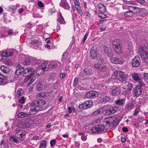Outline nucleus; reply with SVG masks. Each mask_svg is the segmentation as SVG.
I'll list each match as a JSON object with an SVG mask.
<instances>
[{"mask_svg": "<svg viewBox=\"0 0 148 148\" xmlns=\"http://www.w3.org/2000/svg\"><path fill=\"white\" fill-rule=\"evenodd\" d=\"M90 53V56L92 59H96L102 63L104 62L105 60L102 57L96 47H93L91 49Z\"/></svg>", "mask_w": 148, "mask_h": 148, "instance_id": "obj_1", "label": "nucleus"}, {"mask_svg": "<svg viewBox=\"0 0 148 148\" xmlns=\"http://www.w3.org/2000/svg\"><path fill=\"white\" fill-rule=\"evenodd\" d=\"M35 71L33 68L28 67L26 68L23 72V75L24 77H26L24 80V82H26L27 80L31 78L35 73Z\"/></svg>", "mask_w": 148, "mask_h": 148, "instance_id": "obj_2", "label": "nucleus"}, {"mask_svg": "<svg viewBox=\"0 0 148 148\" xmlns=\"http://www.w3.org/2000/svg\"><path fill=\"white\" fill-rule=\"evenodd\" d=\"M114 75L120 81L123 82L126 81L128 75L125 73L118 70L114 71Z\"/></svg>", "mask_w": 148, "mask_h": 148, "instance_id": "obj_3", "label": "nucleus"}, {"mask_svg": "<svg viewBox=\"0 0 148 148\" xmlns=\"http://www.w3.org/2000/svg\"><path fill=\"white\" fill-rule=\"evenodd\" d=\"M103 125L99 124L93 127L91 129V132L93 133H101L105 129Z\"/></svg>", "mask_w": 148, "mask_h": 148, "instance_id": "obj_4", "label": "nucleus"}, {"mask_svg": "<svg viewBox=\"0 0 148 148\" xmlns=\"http://www.w3.org/2000/svg\"><path fill=\"white\" fill-rule=\"evenodd\" d=\"M117 107L116 106L111 107L102 111V113L106 115H110L114 113L117 110Z\"/></svg>", "mask_w": 148, "mask_h": 148, "instance_id": "obj_5", "label": "nucleus"}, {"mask_svg": "<svg viewBox=\"0 0 148 148\" xmlns=\"http://www.w3.org/2000/svg\"><path fill=\"white\" fill-rule=\"evenodd\" d=\"M142 92V88L140 86L137 85L133 89V93L136 97L139 96Z\"/></svg>", "mask_w": 148, "mask_h": 148, "instance_id": "obj_6", "label": "nucleus"}, {"mask_svg": "<svg viewBox=\"0 0 148 148\" xmlns=\"http://www.w3.org/2000/svg\"><path fill=\"white\" fill-rule=\"evenodd\" d=\"M140 64V58L138 56H136L133 59L132 65L134 67H136L139 66Z\"/></svg>", "mask_w": 148, "mask_h": 148, "instance_id": "obj_7", "label": "nucleus"}, {"mask_svg": "<svg viewBox=\"0 0 148 148\" xmlns=\"http://www.w3.org/2000/svg\"><path fill=\"white\" fill-rule=\"evenodd\" d=\"M104 50L105 53L107 55L108 57L110 58L113 57L114 56L113 51L110 47L105 46L104 47Z\"/></svg>", "mask_w": 148, "mask_h": 148, "instance_id": "obj_8", "label": "nucleus"}, {"mask_svg": "<svg viewBox=\"0 0 148 148\" xmlns=\"http://www.w3.org/2000/svg\"><path fill=\"white\" fill-rule=\"evenodd\" d=\"M94 67L101 71H104L106 70V67L103 63H97L94 64Z\"/></svg>", "mask_w": 148, "mask_h": 148, "instance_id": "obj_9", "label": "nucleus"}, {"mask_svg": "<svg viewBox=\"0 0 148 148\" xmlns=\"http://www.w3.org/2000/svg\"><path fill=\"white\" fill-rule=\"evenodd\" d=\"M147 47L145 46H140L139 49V53L141 55L145 56L148 54V53L147 51Z\"/></svg>", "mask_w": 148, "mask_h": 148, "instance_id": "obj_10", "label": "nucleus"}, {"mask_svg": "<svg viewBox=\"0 0 148 148\" xmlns=\"http://www.w3.org/2000/svg\"><path fill=\"white\" fill-rule=\"evenodd\" d=\"M59 5L60 7L65 9L69 10L70 8L66 0H62Z\"/></svg>", "mask_w": 148, "mask_h": 148, "instance_id": "obj_11", "label": "nucleus"}, {"mask_svg": "<svg viewBox=\"0 0 148 148\" xmlns=\"http://www.w3.org/2000/svg\"><path fill=\"white\" fill-rule=\"evenodd\" d=\"M110 60L111 62L115 64H123L124 63V62L121 59L113 57L111 58Z\"/></svg>", "mask_w": 148, "mask_h": 148, "instance_id": "obj_12", "label": "nucleus"}, {"mask_svg": "<svg viewBox=\"0 0 148 148\" xmlns=\"http://www.w3.org/2000/svg\"><path fill=\"white\" fill-rule=\"evenodd\" d=\"M84 109H87L91 107L93 105V102L91 100L87 101L83 103Z\"/></svg>", "mask_w": 148, "mask_h": 148, "instance_id": "obj_13", "label": "nucleus"}, {"mask_svg": "<svg viewBox=\"0 0 148 148\" xmlns=\"http://www.w3.org/2000/svg\"><path fill=\"white\" fill-rule=\"evenodd\" d=\"M111 91L112 95H118L120 94V88L118 87H113Z\"/></svg>", "mask_w": 148, "mask_h": 148, "instance_id": "obj_14", "label": "nucleus"}, {"mask_svg": "<svg viewBox=\"0 0 148 148\" xmlns=\"http://www.w3.org/2000/svg\"><path fill=\"white\" fill-rule=\"evenodd\" d=\"M97 8L99 11L101 13L105 12L106 10L104 5L102 3H100L98 4Z\"/></svg>", "mask_w": 148, "mask_h": 148, "instance_id": "obj_15", "label": "nucleus"}, {"mask_svg": "<svg viewBox=\"0 0 148 148\" xmlns=\"http://www.w3.org/2000/svg\"><path fill=\"white\" fill-rule=\"evenodd\" d=\"M128 9L132 10L134 15L137 13L140 12V9L139 8L132 6L129 7Z\"/></svg>", "mask_w": 148, "mask_h": 148, "instance_id": "obj_16", "label": "nucleus"}, {"mask_svg": "<svg viewBox=\"0 0 148 148\" xmlns=\"http://www.w3.org/2000/svg\"><path fill=\"white\" fill-rule=\"evenodd\" d=\"M132 78L136 81L141 80V79L139 77L138 74L136 73H134L132 74Z\"/></svg>", "mask_w": 148, "mask_h": 148, "instance_id": "obj_17", "label": "nucleus"}, {"mask_svg": "<svg viewBox=\"0 0 148 148\" xmlns=\"http://www.w3.org/2000/svg\"><path fill=\"white\" fill-rule=\"evenodd\" d=\"M83 71L84 73L87 75H90L92 72V69L88 67L85 68Z\"/></svg>", "mask_w": 148, "mask_h": 148, "instance_id": "obj_18", "label": "nucleus"}, {"mask_svg": "<svg viewBox=\"0 0 148 148\" xmlns=\"http://www.w3.org/2000/svg\"><path fill=\"white\" fill-rule=\"evenodd\" d=\"M90 98L92 99L97 97L99 95V93L98 92L95 91H90Z\"/></svg>", "mask_w": 148, "mask_h": 148, "instance_id": "obj_19", "label": "nucleus"}, {"mask_svg": "<svg viewBox=\"0 0 148 148\" xmlns=\"http://www.w3.org/2000/svg\"><path fill=\"white\" fill-rule=\"evenodd\" d=\"M1 70L2 71L5 73H7L10 71V69L6 66L4 65H2L0 67Z\"/></svg>", "mask_w": 148, "mask_h": 148, "instance_id": "obj_20", "label": "nucleus"}, {"mask_svg": "<svg viewBox=\"0 0 148 148\" xmlns=\"http://www.w3.org/2000/svg\"><path fill=\"white\" fill-rule=\"evenodd\" d=\"M30 116L29 114L26 113L24 112H21L19 113L18 115V117L20 118H23L27 117Z\"/></svg>", "mask_w": 148, "mask_h": 148, "instance_id": "obj_21", "label": "nucleus"}, {"mask_svg": "<svg viewBox=\"0 0 148 148\" xmlns=\"http://www.w3.org/2000/svg\"><path fill=\"white\" fill-rule=\"evenodd\" d=\"M110 99V98L108 96H105L104 98H100V101L101 103H105L108 102Z\"/></svg>", "mask_w": 148, "mask_h": 148, "instance_id": "obj_22", "label": "nucleus"}, {"mask_svg": "<svg viewBox=\"0 0 148 148\" xmlns=\"http://www.w3.org/2000/svg\"><path fill=\"white\" fill-rule=\"evenodd\" d=\"M129 11L126 12L124 14V16L126 17H133L134 15V12H133L132 10H129Z\"/></svg>", "mask_w": 148, "mask_h": 148, "instance_id": "obj_23", "label": "nucleus"}, {"mask_svg": "<svg viewBox=\"0 0 148 148\" xmlns=\"http://www.w3.org/2000/svg\"><path fill=\"white\" fill-rule=\"evenodd\" d=\"M134 108L133 104L132 103H128L125 105V109L126 111H129Z\"/></svg>", "mask_w": 148, "mask_h": 148, "instance_id": "obj_24", "label": "nucleus"}, {"mask_svg": "<svg viewBox=\"0 0 148 148\" xmlns=\"http://www.w3.org/2000/svg\"><path fill=\"white\" fill-rule=\"evenodd\" d=\"M24 71V68L23 66H21L17 69L15 72V73L16 75H18L21 74L22 73H23Z\"/></svg>", "mask_w": 148, "mask_h": 148, "instance_id": "obj_25", "label": "nucleus"}, {"mask_svg": "<svg viewBox=\"0 0 148 148\" xmlns=\"http://www.w3.org/2000/svg\"><path fill=\"white\" fill-rule=\"evenodd\" d=\"M112 43L113 47H118L119 46H120L121 42L119 40L116 39L113 40Z\"/></svg>", "mask_w": 148, "mask_h": 148, "instance_id": "obj_26", "label": "nucleus"}, {"mask_svg": "<svg viewBox=\"0 0 148 148\" xmlns=\"http://www.w3.org/2000/svg\"><path fill=\"white\" fill-rule=\"evenodd\" d=\"M47 145L46 141L45 140H42L40 142L39 148H46Z\"/></svg>", "mask_w": 148, "mask_h": 148, "instance_id": "obj_27", "label": "nucleus"}, {"mask_svg": "<svg viewBox=\"0 0 148 148\" xmlns=\"http://www.w3.org/2000/svg\"><path fill=\"white\" fill-rule=\"evenodd\" d=\"M106 119H107L108 121H110L112 124L116 120V118L115 116H109Z\"/></svg>", "mask_w": 148, "mask_h": 148, "instance_id": "obj_28", "label": "nucleus"}, {"mask_svg": "<svg viewBox=\"0 0 148 148\" xmlns=\"http://www.w3.org/2000/svg\"><path fill=\"white\" fill-rule=\"evenodd\" d=\"M30 59L29 58H25L24 61L22 62V64L23 65L28 66L30 64Z\"/></svg>", "mask_w": 148, "mask_h": 148, "instance_id": "obj_29", "label": "nucleus"}, {"mask_svg": "<svg viewBox=\"0 0 148 148\" xmlns=\"http://www.w3.org/2000/svg\"><path fill=\"white\" fill-rule=\"evenodd\" d=\"M125 100L123 99H120L117 100L116 102V104L119 106L123 105L125 103Z\"/></svg>", "mask_w": 148, "mask_h": 148, "instance_id": "obj_30", "label": "nucleus"}, {"mask_svg": "<svg viewBox=\"0 0 148 148\" xmlns=\"http://www.w3.org/2000/svg\"><path fill=\"white\" fill-rule=\"evenodd\" d=\"M44 72V71L42 69V68L40 66H39L36 70V75L39 76L40 74Z\"/></svg>", "mask_w": 148, "mask_h": 148, "instance_id": "obj_31", "label": "nucleus"}, {"mask_svg": "<svg viewBox=\"0 0 148 148\" xmlns=\"http://www.w3.org/2000/svg\"><path fill=\"white\" fill-rule=\"evenodd\" d=\"M43 87L42 83L40 82H39L36 85L37 90L39 92L41 91L43 89Z\"/></svg>", "mask_w": 148, "mask_h": 148, "instance_id": "obj_32", "label": "nucleus"}, {"mask_svg": "<svg viewBox=\"0 0 148 148\" xmlns=\"http://www.w3.org/2000/svg\"><path fill=\"white\" fill-rule=\"evenodd\" d=\"M4 62L6 65L9 66H12V63L11 60L9 58H7L4 61Z\"/></svg>", "mask_w": 148, "mask_h": 148, "instance_id": "obj_33", "label": "nucleus"}, {"mask_svg": "<svg viewBox=\"0 0 148 148\" xmlns=\"http://www.w3.org/2000/svg\"><path fill=\"white\" fill-rule=\"evenodd\" d=\"M114 48L115 52L118 54H121L122 53L121 48L120 46H119L118 47H114Z\"/></svg>", "mask_w": 148, "mask_h": 148, "instance_id": "obj_34", "label": "nucleus"}, {"mask_svg": "<svg viewBox=\"0 0 148 148\" xmlns=\"http://www.w3.org/2000/svg\"><path fill=\"white\" fill-rule=\"evenodd\" d=\"M42 107H35L31 109L30 110L32 112H38L40 111L42 109Z\"/></svg>", "mask_w": 148, "mask_h": 148, "instance_id": "obj_35", "label": "nucleus"}, {"mask_svg": "<svg viewBox=\"0 0 148 148\" xmlns=\"http://www.w3.org/2000/svg\"><path fill=\"white\" fill-rule=\"evenodd\" d=\"M140 13L141 16H145L148 14L147 10L144 9H143L140 10Z\"/></svg>", "mask_w": 148, "mask_h": 148, "instance_id": "obj_36", "label": "nucleus"}, {"mask_svg": "<svg viewBox=\"0 0 148 148\" xmlns=\"http://www.w3.org/2000/svg\"><path fill=\"white\" fill-rule=\"evenodd\" d=\"M141 58L146 64H148V54L143 55L141 56Z\"/></svg>", "mask_w": 148, "mask_h": 148, "instance_id": "obj_37", "label": "nucleus"}, {"mask_svg": "<svg viewBox=\"0 0 148 148\" xmlns=\"http://www.w3.org/2000/svg\"><path fill=\"white\" fill-rule=\"evenodd\" d=\"M69 55V53L68 52L66 51L64 52L62 55V60H65L67 59Z\"/></svg>", "mask_w": 148, "mask_h": 148, "instance_id": "obj_38", "label": "nucleus"}, {"mask_svg": "<svg viewBox=\"0 0 148 148\" xmlns=\"http://www.w3.org/2000/svg\"><path fill=\"white\" fill-rule=\"evenodd\" d=\"M40 66L42 68V69L44 72L47 70V63H42Z\"/></svg>", "mask_w": 148, "mask_h": 148, "instance_id": "obj_39", "label": "nucleus"}, {"mask_svg": "<svg viewBox=\"0 0 148 148\" xmlns=\"http://www.w3.org/2000/svg\"><path fill=\"white\" fill-rule=\"evenodd\" d=\"M25 121L26 123L29 125H32L34 123L33 121L29 118L26 119Z\"/></svg>", "mask_w": 148, "mask_h": 148, "instance_id": "obj_40", "label": "nucleus"}, {"mask_svg": "<svg viewBox=\"0 0 148 148\" xmlns=\"http://www.w3.org/2000/svg\"><path fill=\"white\" fill-rule=\"evenodd\" d=\"M7 83L5 79H3V78L0 77V85H5Z\"/></svg>", "mask_w": 148, "mask_h": 148, "instance_id": "obj_41", "label": "nucleus"}, {"mask_svg": "<svg viewBox=\"0 0 148 148\" xmlns=\"http://www.w3.org/2000/svg\"><path fill=\"white\" fill-rule=\"evenodd\" d=\"M57 21L60 24H64L66 23L64 18H58Z\"/></svg>", "mask_w": 148, "mask_h": 148, "instance_id": "obj_42", "label": "nucleus"}, {"mask_svg": "<svg viewBox=\"0 0 148 148\" xmlns=\"http://www.w3.org/2000/svg\"><path fill=\"white\" fill-rule=\"evenodd\" d=\"M104 124H105L107 126H110L112 124L107 119H106V118L105 119L104 121L103 122Z\"/></svg>", "mask_w": 148, "mask_h": 148, "instance_id": "obj_43", "label": "nucleus"}, {"mask_svg": "<svg viewBox=\"0 0 148 148\" xmlns=\"http://www.w3.org/2000/svg\"><path fill=\"white\" fill-rule=\"evenodd\" d=\"M101 111L100 110H97L91 114V115L92 116H96L100 114Z\"/></svg>", "mask_w": 148, "mask_h": 148, "instance_id": "obj_44", "label": "nucleus"}, {"mask_svg": "<svg viewBox=\"0 0 148 148\" xmlns=\"http://www.w3.org/2000/svg\"><path fill=\"white\" fill-rule=\"evenodd\" d=\"M38 105V102L37 101H34L32 102L30 104L31 106L32 107H39Z\"/></svg>", "mask_w": 148, "mask_h": 148, "instance_id": "obj_45", "label": "nucleus"}, {"mask_svg": "<svg viewBox=\"0 0 148 148\" xmlns=\"http://www.w3.org/2000/svg\"><path fill=\"white\" fill-rule=\"evenodd\" d=\"M45 93V92H41L38 93L36 95V97H44L46 96Z\"/></svg>", "mask_w": 148, "mask_h": 148, "instance_id": "obj_46", "label": "nucleus"}, {"mask_svg": "<svg viewBox=\"0 0 148 148\" xmlns=\"http://www.w3.org/2000/svg\"><path fill=\"white\" fill-rule=\"evenodd\" d=\"M37 101L38 102V104L39 105L38 106H43L45 105L46 103V102L43 100H39Z\"/></svg>", "mask_w": 148, "mask_h": 148, "instance_id": "obj_47", "label": "nucleus"}, {"mask_svg": "<svg viewBox=\"0 0 148 148\" xmlns=\"http://www.w3.org/2000/svg\"><path fill=\"white\" fill-rule=\"evenodd\" d=\"M80 7L77 6L76 7L77 11L78 12V13L81 16H82L83 14V13L82 11V10L80 9H79Z\"/></svg>", "mask_w": 148, "mask_h": 148, "instance_id": "obj_48", "label": "nucleus"}, {"mask_svg": "<svg viewBox=\"0 0 148 148\" xmlns=\"http://www.w3.org/2000/svg\"><path fill=\"white\" fill-rule=\"evenodd\" d=\"M18 101L21 104H23L25 101V98L24 97H20Z\"/></svg>", "mask_w": 148, "mask_h": 148, "instance_id": "obj_49", "label": "nucleus"}, {"mask_svg": "<svg viewBox=\"0 0 148 148\" xmlns=\"http://www.w3.org/2000/svg\"><path fill=\"white\" fill-rule=\"evenodd\" d=\"M56 140L55 139H52L50 141V143L51 145V146L52 147L54 145L56 144Z\"/></svg>", "mask_w": 148, "mask_h": 148, "instance_id": "obj_50", "label": "nucleus"}, {"mask_svg": "<svg viewBox=\"0 0 148 148\" xmlns=\"http://www.w3.org/2000/svg\"><path fill=\"white\" fill-rule=\"evenodd\" d=\"M98 16L100 18H104L106 17V15L103 13H101L98 14Z\"/></svg>", "mask_w": 148, "mask_h": 148, "instance_id": "obj_51", "label": "nucleus"}, {"mask_svg": "<svg viewBox=\"0 0 148 148\" xmlns=\"http://www.w3.org/2000/svg\"><path fill=\"white\" fill-rule=\"evenodd\" d=\"M2 56H4L5 57H8V51H4L3 52L1 55V57Z\"/></svg>", "mask_w": 148, "mask_h": 148, "instance_id": "obj_52", "label": "nucleus"}, {"mask_svg": "<svg viewBox=\"0 0 148 148\" xmlns=\"http://www.w3.org/2000/svg\"><path fill=\"white\" fill-rule=\"evenodd\" d=\"M78 79L77 77L75 78L73 81V86H75L77 84L78 82Z\"/></svg>", "mask_w": 148, "mask_h": 148, "instance_id": "obj_53", "label": "nucleus"}, {"mask_svg": "<svg viewBox=\"0 0 148 148\" xmlns=\"http://www.w3.org/2000/svg\"><path fill=\"white\" fill-rule=\"evenodd\" d=\"M10 140L11 141H14L16 143L18 142V140H17V139H16L14 137L12 136L10 137Z\"/></svg>", "mask_w": 148, "mask_h": 148, "instance_id": "obj_54", "label": "nucleus"}, {"mask_svg": "<svg viewBox=\"0 0 148 148\" xmlns=\"http://www.w3.org/2000/svg\"><path fill=\"white\" fill-rule=\"evenodd\" d=\"M127 90H131L133 88V84H128L127 85Z\"/></svg>", "mask_w": 148, "mask_h": 148, "instance_id": "obj_55", "label": "nucleus"}, {"mask_svg": "<svg viewBox=\"0 0 148 148\" xmlns=\"http://www.w3.org/2000/svg\"><path fill=\"white\" fill-rule=\"evenodd\" d=\"M140 110V108L139 107H137L135 110L134 115L135 116H136L139 112Z\"/></svg>", "mask_w": 148, "mask_h": 148, "instance_id": "obj_56", "label": "nucleus"}, {"mask_svg": "<svg viewBox=\"0 0 148 148\" xmlns=\"http://www.w3.org/2000/svg\"><path fill=\"white\" fill-rule=\"evenodd\" d=\"M119 122L118 121H116V120L114 122V123H112L113 126L114 127H116L119 124Z\"/></svg>", "mask_w": 148, "mask_h": 148, "instance_id": "obj_57", "label": "nucleus"}, {"mask_svg": "<svg viewBox=\"0 0 148 148\" xmlns=\"http://www.w3.org/2000/svg\"><path fill=\"white\" fill-rule=\"evenodd\" d=\"M75 5L77 6L80 7V3L77 0H73Z\"/></svg>", "mask_w": 148, "mask_h": 148, "instance_id": "obj_58", "label": "nucleus"}, {"mask_svg": "<svg viewBox=\"0 0 148 148\" xmlns=\"http://www.w3.org/2000/svg\"><path fill=\"white\" fill-rule=\"evenodd\" d=\"M22 90V89H19L17 91V94L19 96H21L23 95V93L21 92Z\"/></svg>", "mask_w": 148, "mask_h": 148, "instance_id": "obj_59", "label": "nucleus"}, {"mask_svg": "<svg viewBox=\"0 0 148 148\" xmlns=\"http://www.w3.org/2000/svg\"><path fill=\"white\" fill-rule=\"evenodd\" d=\"M8 57H10L13 56L14 55V51H8Z\"/></svg>", "mask_w": 148, "mask_h": 148, "instance_id": "obj_60", "label": "nucleus"}, {"mask_svg": "<svg viewBox=\"0 0 148 148\" xmlns=\"http://www.w3.org/2000/svg\"><path fill=\"white\" fill-rule=\"evenodd\" d=\"M34 81V79L32 78L30 79L29 82L27 84V86H29Z\"/></svg>", "mask_w": 148, "mask_h": 148, "instance_id": "obj_61", "label": "nucleus"}, {"mask_svg": "<svg viewBox=\"0 0 148 148\" xmlns=\"http://www.w3.org/2000/svg\"><path fill=\"white\" fill-rule=\"evenodd\" d=\"M81 139L83 141H85L87 139V137L86 136L83 135L81 137Z\"/></svg>", "mask_w": 148, "mask_h": 148, "instance_id": "obj_62", "label": "nucleus"}, {"mask_svg": "<svg viewBox=\"0 0 148 148\" xmlns=\"http://www.w3.org/2000/svg\"><path fill=\"white\" fill-rule=\"evenodd\" d=\"M14 33L12 29H10L8 31V35L12 34Z\"/></svg>", "mask_w": 148, "mask_h": 148, "instance_id": "obj_63", "label": "nucleus"}, {"mask_svg": "<svg viewBox=\"0 0 148 148\" xmlns=\"http://www.w3.org/2000/svg\"><path fill=\"white\" fill-rule=\"evenodd\" d=\"M144 77L146 79H148V73H144L143 74Z\"/></svg>", "mask_w": 148, "mask_h": 148, "instance_id": "obj_64", "label": "nucleus"}]
</instances>
